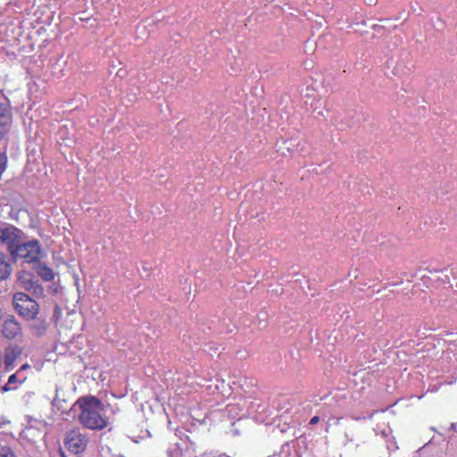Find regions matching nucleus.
Masks as SVG:
<instances>
[{"label": "nucleus", "mask_w": 457, "mask_h": 457, "mask_svg": "<svg viewBox=\"0 0 457 457\" xmlns=\"http://www.w3.org/2000/svg\"><path fill=\"white\" fill-rule=\"evenodd\" d=\"M76 403L81 410L79 420L84 427L89 429H103L107 426V421L102 414L104 404L97 397H81Z\"/></svg>", "instance_id": "obj_1"}, {"label": "nucleus", "mask_w": 457, "mask_h": 457, "mask_svg": "<svg viewBox=\"0 0 457 457\" xmlns=\"http://www.w3.org/2000/svg\"><path fill=\"white\" fill-rule=\"evenodd\" d=\"M11 255L14 260L23 259L26 262H38L43 257V251L37 240L21 241L12 250Z\"/></svg>", "instance_id": "obj_2"}, {"label": "nucleus", "mask_w": 457, "mask_h": 457, "mask_svg": "<svg viewBox=\"0 0 457 457\" xmlns=\"http://www.w3.org/2000/svg\"><path fill=\"white\" fill-rule=\"evenodd\" d=\"M12 303L16 312L26 320H34L38 314V303L25 293H15Z\"/></svg>", "instance_id": "obj_3"}, {"label": "nucleus", "mask_w": 457, "mask_h": 457, "mask_svg": "<svg viewBox=\"0 0 457 457\" xmlns=\"http://www.w3.org/2000/svg\"><path fill=\"white\" fill-rule=\"evenodd\" d=\"M88 439L79 429L74 428L66 433L64 445L74 454L82 453L87 445Z\"/></svg>", "instance_id": "obj_4"}, {"label": "nucleus", "mask_w": 457, "mask_h": 457, "mask_svg": "<svg viewBox=\"0 0 457 457\" xmlns=\"http://www.w3.org/2000/svg\"><path fill=\"white\" fill-rule=\"evenodd\" d=\"M18 282L23 289L29 292L34 296H44V287L34 278V276L30 272L26 270L20 271L18 274Z\"/></svg>", "instance_id": "obj_5"}, {"label": "nucleus", "mask_w": 457, "mask_h": 457, "mask_svg": "<svg viewBox=\"0 0 457 457\" xmlns=\"http://www.w3.org/2000/svg\"><path fill=\"white\" fill-rule=\"evenodd\" d=\"M21 231L12 226L0 229V240L7 245L10 253L21 241Z\"/></svg>", "instance_id": "obj_6"}, {"label": "nucleus", "mask_w": 457, "mask_h": 457, "mask_svg": "<svg viewBox=\"0 0 457 457\" xmlns=\"http://www.w3.org/2000/svg\"><path fill=\"white\" fill-rule=\"evenodd\" d=\"M21 332V326L13 318L7 319L3 325L2 333L6 338L12 339Z\"/></svg>", "instance_id": "obj_7"}, {"label": "nucleus", "mask_w": 457, "mask_h": 457, "mask_svg": "<svg viewBox=\"0 0 457 457\" xmlns=\"http://www.w3.org/2000/svg\"><path fill=\"white\" fill-rule=\"evenodd\" d=\"M32 320L33 322L29 326L31 333L36 337H42L45 335L48 328V323L46 319L36 317Z\"/></svg>", "instance_id": "obj_8"}, {"label": "nucleus", "mask_w": 457, "mask_h": 457, "mask_svg": "<svg viewBox=\"0 0 457 457\" xmlns=\"http://www.w3.org/2000/svg\"><path fill=\"white\" fill-rule=\"evenodd\" d=\"M12 272L10 259L0 252V281L7 279Z\"/></svg>", "instance_id": "obj_9"}, {"label": "nucleus", "mask_w": 457, "mask_h": 457, "mask_svg": "<svg viewBox=\"0 0 457 457\" xmlns=\"http://www.w3.org/2000/svg\"><path fill=\"white\" fill-rule=\"evenodd\" d=\"M10 123L11 112L9 107L4 104H0V124L8 129Z\"/></svg>", "instance_id": "obj_10"}, {"label": "nucleus", "mask_w": 457, "mask_h": 457, "mask_svg": "<svg viewBox=\"0 0 457 457\" xmlns=\"http://www.w3.org/2000/svg\"><path fill=\"white\" fill-rule=\"evenodd\" d=\"M37 275L45 281H51L54 279L53 270L46 265L38 264L37 270Z\"/></svg>", "instance_id": "obj_11"}, {"label": "nucleus", "mask_w": 457, "mask_h": 457, "mask_svg": "<svg viewBox=\"0 0 457 457\" xmlns=\"http://www.w3.org/2000/svg\"><path fill=\"white\" fill-rule=\"evenodd\" d=\"M0 457H17L13 450L8 446L0 448Z\"/></svg>", "instance_id": "obj_12"}, {"label": "nucleus", "mask_w": 457, "mask_h": 457, "mask_svg": "<svg viewBox=\"0 0 457 457\" xmlns=\"http://www.w3.org/2000/svg\"><path fill=\"white\" fill-rule=\"evenodd\" d=\"M15 361V355L11 353H6L4 356V365L6 369H10L12 367L13 362Z\"/></svg>", "instance_id": "obj_13"}, {"label": "nucleus", "mask_w": 457, "mask_h": 457, "mask_svg": "<svg viewBox=\"0 0 457 457\" xmlns=\"http://www.w3.org/2000/svg\"><path fill=\"white\" fill-rule=\"evenodd\" d=\"M16 382H17V376H16V374H12V375H11V376L9 377V378H8V382H7V383H8L9 385H12V384H14V383H16Z\"/></svg>", "instance_id": "obj_14"}, {"label": "nucleus", "mask_w": 457, "mask_h": 457, "mask_svg": "<svg viewBox=\"0 0 457 457\" xmlns=\"http://www.w3.org/2000/svg\"><path fill=\"white\" fill-rule=\"evenodd\" d=\"M10 386H11V385H9L8 383H6L4 386H3L1 387V391H2L3 393H4V392H8V391H10V390H12V389H15V388H16V387H11Z\"/></svg>", "instance_id": "obj_15"}, {"label": "nucleus", "mask_w": 457, "mask_h": 457, "mask_svg": "<svg viewBox=\"0 0 457 457\" xmlns=\"http://www.w3.org/2000/svg\"><path fill=\"white\" fill-rule=\"evenodd\" d=\"M8 129L0 124V140L3 138Z\"/></svg>", "instance_id": "obj_16"}, {"label": "nucleus", "mask_w": 457, "mask_h": 457, "mask_svg": "<svg viewBox=\"0 0 457 457\" xmlns=\"http://www.w3.org/2000/svg\"><path fill=\"white\" fill-rule=\"evenodd\" d=\"M319 421H320V418L318 416H314L311 419L310 425H315V424L319 423Z\"/></svg>", "instance_id": "obj_17"}, {"label": "nucleus", "mask_w": 457, "mask_h": 457, "mask_svg": "<svg viewBox=\"0 0 457 457\" xmlns=\"http://www.w3.org/2000/svg\"><path fill=\"white\" fill-rule=\"evenodd\" d=\"M378 0H364L365 4L371 6L377 4Z\"/></svg>", "instance_id": "obj_18"}, {"label": "nucleus", "mask_w": 457, "mask_h": 457, "mask_svg": "<svg viewBox=\"0 0 457 457\" xmlns=\"http://www.w3.org/2000/svg\"><path fill=\"white\" fill-rule=\"evenodd\" d=\"M266 313H261L259 314L258 318L260 320V324L262 323V321H265V318H266Z\"/></svg>", "instance_id": "obj_19"}, {"label": "nucleus", "mask_w": 457, "mask_h": 457, "mask_svg": "<svg viewBox=\"0 0 457 457\" xmlns=\"http://www.w3.org/2000/svg\"><path fill=\"white\" fill-rule=\"evenodd\" d=\"M451 429L457 431V423H452L451 424Z\"/></svg>", "instance_id": "obj_20"}, {"label": "nucleus", "mask_w": 457, "mask_h": 457, "mask_svg": "<svg viewBox=\"0 0 457 457\" xmlns=\"http://www.w3.org/2000/svg\"><path fill=\"white\" fill-rule=\"evenodd\" d=\"M29 367L28 364H24L21 366V370H26Z\"/></svg>", "instance_id": "obj_21"}, {"label": "nucleus", "mask_w": 457, "mask_h": 457, "mask_svg": "<svg viewBox=\"0 0 457 457\" xmlns=\"http://www.w3.org/2000/svg\"><path fill=\"white\" fill-rule=\"evenodd\" d=\"M445 278H441L444 282H445L448 279L447 275H445Z\"/></svg>", "instance_id": "obj_22"}]
</instances>
